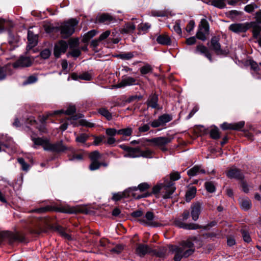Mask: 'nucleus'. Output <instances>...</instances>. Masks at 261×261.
I'll use <instances>...</instances> for the list:
<instances>
[{
    "mask_svg": "<svg viewBox=\"0 0 261 261\" xmlns=\"http://www.w3.org/2000/svg\"><path fill=\"white\" fill-rule=\"evenodd\" d=\"M8 68L7 66H0V80H4L6 77Z\"/></svg>",
    "mask_w": 261,
    "mask_h": 261,
    "instance_id": "obj_52",
    "label": "nucleus"
},
{
    "mask_svg": "<svg viewBox=\"0 0 261 261\" xmlns=\"http://www.w3.org/2000/svg\"><path fill=\"white\" fill-rule=\"evenodd\" d=\"M68 149V147L63 144L62 141H59L54 144L49 142L48 150L60 152L64 151Z\"/></svg>",
    "mask_w": 261,
    "mask_h": 261,
    "instance_id": "obj_14",
    "label": "nucleus"
},
{
    "mask_svg": "<svg viewBox=\"0 0 261 261\" xmlns=\"http://www.w3.org/2000/svg\"><path fill=\"white\" fill-rule=\"evenodd\" d=\"M196 189L194 187H190L187 190L186 194V200L187 202H189L193 199L196 194Z\"/></svg>",
    "mask_w": 261,
    "mask_h": 261,
    "instance_id": "obj_31",
    "label": "nucleus"
},
{
    "mask_svg": "<svg viewBox=\"0 0 261 261\" xmlns=\"http://www.w3.org/2000/svg\"><path fill=\"white\" fill-rule=\"evenodd\" d=\"M180 178L179 173L178 172H174L170 174V179L173 181L179 179Z\"/></svg>",
    "mask_w": 261,
    "mask_h": 261,
    "instance_id": "obj_62",
    "label": "nucleus"
},
{
    "mask_svg": "<svg viewBox=\"0 0 261 261\" xmlns=\"http://www.w3.org/2000/svg\"><path fill=\"white\" fill-rule=\"evenodd\" d=\"M172 138L171 137H160L148 140V142L153 143L154 145L158 147H162L170 143Z\"/></svg>",
    "mask_w": 261,
    "mask_h": 261,
    "instance_id": "obj_9",
    "label": "nucleus"
},
{
    "mask_svg": "<svg viewBox=\"0 0 261 261\" xmlns=\"http://www.w3.org/2000/svg\"><path fill=\"white\" fill-rule=\"evenodd\" d=\"M149 188V186L146 182L141 183L138 185V187H133L129 188V191L131 192L139 190L141 192H144L147 190Z\"/></svg>",
    "mask_w": 261,
    "mask_h": 261,
    "instance_id": "obj_34",
    "label": "nucleus"
},
{
    "mask_svg": "<svg viewBox=\"0 0 261 261\" xmlns=\"http://www.w3.org/2000/svg\"><path fill=\"white\" fill-rule=\"evenodd\" d=\"M166 250L164 248L160 249L159 251H156L152 249L151 253H152L154 255H155L158 257L163 258L165 257L166 256Z\"/></svg>",
    "mask_w": 261,
    "mask_h": 261,
    "instance_id": "obj_45",
    "label": "nucleus"
},
{
    "mask_svg": "<svg viewBox=\"0 0 261 261\" xmlns=\"http://www.w3.org/2000/svg\"><path fill=\"white\" fill-rule=\"evenodd\" d=\"M98 112L102 116L105 117L108 120L112 119V114L105 108H101L98 110Z\"/></svg>",
    "mask_w": 261,
    "mask_h": 261,
    "instance_id": "obj_33",
    "label": "nucleus"
},
{
    "mask_svg": "<svg viewBox=\"0 0 261 261\" xmlns=\"http://www.w3.org/2000/svg\"><path fill=\"white\" fill-rule=\"evenodd\" d=\"M227 176L231 178H236L238 180H242L244 175L241 171L236 168L230 169L227 173Z\"/></svg>",
    "mask_w": 261,
    "mask_h": 261,
    "instance_id": "obj_20",
    "label": "nucleus"
},
{
    "mask_svg": "<svg viewBox=\"0 0 261 261\" xmlns=\"http://www.w3.org/2000/svg\"><path fill=\"white\" fill-rule=\"evenodd\" d=\"M97 20L99 22L108 24L114 20V18L108 14H103L97 17Z\"/></svg>",
    "mask_w": 261,
    "mask_h": 261,
    "instance_id": "obj_24",
    "label": "nucleus"
},
{
    "mask_svg": "<svg viewBox=\"0 0 261 261\" xmlns=\"http://www.w3.org/2000/svg\"><path fill=\"white\" fill-rule=\"evenodd\" d=\"M78 24V21L75 19H70L61 24L57 28L60 31L62 37L67 38L71 36L75 30V27Z\"/></svg>",
    "mask_w": 261,
    "mask_h": 261,
    "instance_id": "obj_2",
    "label": "nucleus"
},
{
    "mask_svg": "<svg viewBox=\"0 0 261 261\" xmlns=\"http://www.w3.org/2000/svg\"><path fill=\"white\" fill-rule=\"evenodd\" d=\"M205 187L206 190L210 193H213L215 191V187L214 184L211 181H207L205 183Z\"/></svg>",
    "mask_w": 261,
    "mask_h": 261,
    "instance_id": "obj_48",
    "label": "nucleus"
},
{
    "mask_svg": "<svg viewBox=\"0 0 261 261\" xmlns=\"http://www.w3.org/2000/svg\"><path fill=\"white\" fill-rule=\"evenodd\" d=\"M156 41L159 44L164 45H170L171 44V38L166 33L158 35Z\"/></svg>",
    "mask_w": 261,
    "mask_h": 261,
    "instance_id": "obj_21",
    "label": "nucleus"
},
{
    "mask_svg": "<svg viewBox=\"0 0 261 261\" xmlns=\"http://www.w3.org/2000/svg\"><path fill=\"white\" fill-rule=\"evenodd\" d=\"M211 137L213 139H218L220 137V133L217 127L212 129L210 133Z\"/></svg>",
    "mask_w": 261,
    "mask_h": 261,
    "instance_id": "obj_40",
    "label": "nucleus"
},
{
    "mask_svg": "<svg viewBox=\"0 0 261 261\" xmlns=\"http://www.w3.org/2000/svg\"><path fill=\"white\" fill-rule=\"evenodd\" d=\"M175 226L182 228L186 229H197L200 228V226L197 224L195 223H189L187 224L183 222H182L180 220H176L174 222Z\"/></svg>",
    "mask_w": 261,
    "mask_h": 261,
    "instance_id": "obj_16",
    "label": "nucleus"
},
{
    "mask_svg": "<svg viewBox=\"0 0 261 261\" xmlns=\"http://www.w3.org/2000/svg\"><path fill=\"white\" fill-rule=\"evenodd\" d=\"M151 14L154 16L164 17L167 15V12L165 10H154L151 12Z\"/></svg>",
    "mask_w": 261,
    "mask_h": 261,
    "instance_id": "obj_49",
    "label": "nucleus"
},
{
    "mask_svg": "<svg viewBox=\"0 0 261 261\" xmlns=\"http://www.w3.org/2000/svg\"><path fill=\"white\" fill-rule=\"evenodd\" d=\"M101 164L98 161H92L91 164L89 166V169L91 170H95L99 168Z\"/></svg>",
    "mask_w": 261,
    "mask_h": 261,
    "instance_id": "obj_51",
    "label": "nucleus"
},
{
    "mask_svg": "<svg viewBox=\"0 0 261 261\" xmlns=\"http://www.w3.org/2000/svg\"><path fill=\"white\" fill-rule=\"evenodd\" d=\"M68 47V44L66 41L61 40L56 43L54 47V54L55 56L58 58L62 54L66 52Z\"/></svg>",
    "mask_w": 261,
    "mask_h": 261,
    "instance_id": "obj_8",
    "label": "nucleus"
},
{
    "mask_svg": "<svg viewBox=\"0 0 261 261\" xmlns=\"http://www.w3.org/2000/svg\"><path fill=\"white\" fill-rule=\"evenodd\" d=\"M241 206L244 210H248L251 207V201L248 198H243L240 201Z\"/></svg>",
    "mask_w": 261,
    "mask_h": 261,
    "instance_id": "obj_35",
    "label": "nucleus"
},
{
    "mask_svg": "<svg viewBox=\"0 0 261 261\" xmlns=\"http://www.w3.org/2000/svg\"><path fill=\"white\" fill-rule=\"evenodd\" d=\"M241 232L244 241L247 243L250 242L251 239L249 234L245 230H241Z\"/></svg>",
    "mask_w": 261,
    "mask_h": 261,
    "instance_id": "obj_59",
    "label": "nucleus"
},
{
    "mask_svg": "<svg viewBox=\"0 0 261 261\" xmlns=\"http://www.w3.org/2000/svg\"><path fill=\"white\" fill-rule=\"evenodd\" d=\"M56 211L64 213L73 214L81 212V208L79 207H71L69 205H65L56 208Z\"/></svg>",
    "mask_w": 261,
    "mask_h": 261,
    "instance_id": "obj_19",
    "label": "nucleus"
},
{
    "mask_svg": "<svg viewBox=\"0 0 261 261\" xmlns=\"http://www.w3.org/2000/svg\"><path fill=\"white\" fill-rule=\"evenodd\" d=\"M202 210V204L199 202L193 203L191 206V215L192 220L197 221Z\"/></svg>",
    "mask_w": 261,
    "mask_h": 261,
    "instance_id": "obj_11",
    "label": "nucleus"
},
{
    "mask_svg": "<svg viewBox=\"0 0 261 261\" xmlns=\"http://www.w3.org/2000/svg\"><path fill=\"white\" fill-rule=\"evenodd\" d=\"M252 28L253 36L254 38H257L261 31V27L258 24V22H252L249 24V28Z\"/></svg>",
    "mask_w": 261,
    "mask_h": 261,
    "instance_id": "obj_28",
    "label": "nucleus"
},
{
    "mask_svg": "<svg viewBox=\"0 0 261 261\" xmlns=\"http://www.w3.org/2000/svg\"><path fill=\"white\" fill-rule=\"evenodd\" d=\"M71 50L68 53V55H70L73 57H78L81 55V51L78 48L70 49Z\"/></svg>",
    "mask_w": 261,
    "mask_h": 261,
    "instance_id": "obj_54",
    "label": "nucleus"
},
{
    "mask_svg": "<svg viewBox=\"0 0 261 261\" xmlns=\"http://www.w3.org/2000/svg\"><path fill=\"white\" fill-rule=\"evenodd\" d=\"M117 56L122 60H129L133 58L134 55L133 53L128 52L120 54L118 55Z\"/></svg>",
    "mask_w": 261,
    "mask_h": 261,
    "instance_id": "obj_43",
    "label": "nucleus"
},
{
    "mask_svg": "<svg viewBox=\"0 0 261 261\" xmlns=\"http://www.w3.org/2000/svg\"><path fill=\"white\" fill-rule=\"evenodd\" d=\"M88 137L89 136L86 134H81L76 137L75 141L77 142L84 143L87 140Z\"/></svg>",
    "mask_w": 261,
    "mask_h": 261,
    "instance_id": "obj_46",
    "label": "nucleus"
},
{
    "mask_svg": "<svg viewBox=\"0 0 261 261\" xmlns=\"http://www.w3.org/2000/svg\"><path fill=\"white\" fill-rule=\"evenodd\" d=\"M154 216L152 212H147L144 218L139 219L138 221L145 225L149 226H158V223L154 221Z\"/></svg>",
    "mask_w": 261,
    "mask_h": 261,
    "instance_id": "obj_7",
    "label": "nucleus"
},
{
    "mask_svg": "<svg viewBox=\"0 0 261 261\" xmlns=\"http://www.w3.org/2000/svg\"><path fill=\"white\" fill-rule=\"evenodd\" d=\"M205 173V170L199 166H194L187 172L188 175L190 176H193L199 173L204 174Z\"/></svg>",
    "mask_w": 261,
    "mask_h": 261,
    "instance_id": "obj_26",
    "label": "nucleus"
},
{
    "mask_svg": "<svg viewBox=\"0 0 261 261\" xmlns=\"http://www.w3.org/2000/svg\"><path fill=\"white\" fill-rule=\"evenodd\" d=\"M152 249L149 246L143 244H138L135 249L136 254L140 257L145 256L147 253H151Z\"/></svg>",
    "mask_w": 261,
    "mask_h": 261,
    "instance_id": "obj_12",
    "label": "nucleus"
},
{
    "mask_svg": "<svg viewBox=\"0 0 261 261\" xmlns=\"http://www.w3.org/2000/svg\"><path fill=\"white\" fill-rule=\"evenodd\" d=\"M245 125L244 121H240L237 123H232V130H240Z\"/></svg>",
    "mask_w": 261,
    "mask_h": 261,
    "instance_id": "obj_47",
    "label": "nucleus"
},
{
    "mask_svg": "<svg viewBox=\"0 0 261 261\" xmlns=\"http://www.w3.org/2000/svg\"><path fill=\"white\" fill-rule=\"evenodd\" d=\"M97 34L96 31L93 30L86 33L82 39V41L84 43L88 42L91 38L95 36Z\"/></svg>",
    "mask_w": 261,
    "mask_h": 261,
    "instance_id": "obj_36",
    "label": "nucleus"
},
{
    "mask_svg": "<svg viewBox=\"0 0 261 261\" xmlns=\"http://www.w3.org/2000/svg\"><path fill=\"white\" fill-rule=\"evenodd\" d=\"M140 148L139 147H131L128 153L124 154L126 158H136L140 157Z\"/></svg>",
    "mask_w": 261,
    "mask_h": 261,
    "instance_id": "obj_25",
    "label": "nucleus"
},
{
    "mask_svg": "<svg viewBox=\"0 0 261 261\" xmlns=\"http://www.w3.org/2000/svg\"><path fill=\"white\" fill-rule=\"evenodd\" d=\"M34 59L33 58L21 56L16 62L13 63V67L15 68H23L31 66Z\"/></svg>",
    "mask_w": 261,
    "mask_h": 261,
    "instance_id": "obj_6",
    "label": "nucleus"
},
{
    "mask_svg": "<svg viewBox=\"0 0 261 261\" xmlns=\"http://www.w3.org/2000/svg\"><path fill=\"white\" fill-rule=\"evenodd\" d=\"M152 68L149 64H146L142 67L140 70L142 74H146L152 71Z\"/></svg>",
    "mask_w": 261,
    "mask_h": 261,
    "instance_id": "obj_44",
    "label": "nucleus"
},
{
    "mask_svg": "<svg viewBox=\"0 0 261 261\" xmlns=\"http://www.w3.org/2000/svg\"><path fill=\"white\" fill-rule=\"evenodd\" d=\"M132 133V128L130 127H127L118 130L117 132V134L123 135L125 136H130Z\"/></svg>",
    "mask_w": 261,
    "mask_h": 261,
    "instance_id": "obj_39",
    "label": "nucleus"
},
{
    "mask_svg": "<svg viewBox=\"0 0 261 261\" xmlns=\"http://www.w3.org/2000/svg\"><path fill=\"white\" fill-rule=\"evenodd\" d=\"M129 193H130V192L129 189L128 190H125L122 192L114 193L113 194L112 199L115 201H119L123 198L128 197L129 196Z\"/></svg>",
    "mask_w": 261,
    "mask_h": 261,
    "instance_id": "obj_27",
    "label": "nucleus"
},
{
    "mask_svg": "<svg viewBox=\"0 0 261 261\" xmlns=\"http://www.w3.org/2000/svg\"><path fill=\"white\" fill-rule=\"evenodd\" d=\"M24 239L23 235L18 232L15 233L9 231L0 232V244L6 240H8L9 244H11L15 241L22 242Z\"/></svg>",
    "mask_w": 261,
    "mask_h": 261,
    "instance_id": "obj_4",
    "label": "nucleus"
},
{
    "mask_svg": "<svg viewBox=\"0 0 261 261\" xmlns=\"http://www.w3.org/2000/svg\"><path fill=\"white\" fill-rule=\"evenodd\" d=\"M28 45L27 47L28 51L31 49L33 47L35 46L38 42V36L35 35L31 31H28Z\"/></svg>",
    "mask_w": 261,
    "mask_h": 261,
    "instance_id": "obj_17",
    "label": "nucleus"
},
{
    "mask_svg": "<svg viewBox=\"0 0 261 261\" xmlns=\"http://www.w3.org/2000/svg\"><path fill=\"white\" fill-rule=\"evenodd\" d=\"M209 24L205 19H202L198 26V30L196 33V37L202 41H205L210 33Z\"/></svg>",
    "mask_w": 261,
    "mask_h": 261,
    "instance_id": "obj_5",
    "label": "nucleus"
},
{
    "mask_svg": "<svg viewBox=\"0 0 261 261\" xmlns=\"http://www.w3.org/2000/svg\"><path fill=\"white\" fill-rule=\"evenodd\" d=\"M175 190L174 183L170 181L168 184H164L154 186L152 189V192L154 194H156L161 191L163 194V197L164 199H167L171 197V195L174 193Z\"/></svg>",
    "mask_w": 261,
    "mask_h": 261,
    "instance_id": "obj_3",
    "label": "nucleus"
},
{
    "mask_svg": "<svg viewBox=\"0 0 261 261\" xmlns=\"http://www.w3.org/2000/svg\"><path fill=\"white\" fill-rule=\"evenodd\" d=\"M45 231V229L42 225H38L32 229L31 232L34 234L39 235Z\"/></svg>",
    "mask_w": 261,
    "mask_h": 261,
    "instance_id": "obj_41",
    "label": "nucleus"
},
{
    "mask_svg": "<svg viewBox=\"0 0 261 261\" xmlns=\"http://www.w3.org/2000/svg\"><path fill=\"white\" fill-rule=\"evenodd\" d=\"M70 49L74 48L79 46V40L77 39H70L69 41Z\"/></svg>",
    "mask_w": 261,
    "mask_h": 261,
    "instance_id": "obj_55",
    "label": "nucleus"
},
{
    "mask_svg": "<svg viewBox=\"0 0 261 261\" xmlns=\"http://www.w3.org/2000/svg\"><path fill=\"white\" fill-rule=\"evenodd\" d=\"M17 160L18 163L21 165L22 170L27 171L29 169V165L25 162L23 158H18Z\"/></svg>",
    "mask_w": 261,
    "mask_h": 261,
    "instance_id": "obj_53",
    "label": "nucleus"
},
{
    "mask_svg": "<svg viewBox=\"0 0 261 261\" xmlns=\"http://www.w3.org/2000/svg\"><path fill=\"white\" fill-rule=\"evenodd\" d=\"M150 28V25L148 23H141L138 27V34H145Z\"/></svg>",
    "mask_w": 261,
    "mask_h": 261,
    "instance_id": "obj_32",
    "label": "nucleus"
},
{
    "mask_svg": "<svg viewBox=\"0 0 261 261\" xmlns=\"http://www.w3.org/2000/svg\"><path fill=\"white\" fill-rule=\"evenodd\" d=\"M152 152L149 149H146L145 150H142L140 149V157L143 158H151Z\"/></svg>",
    "mask_w": 261,
    "mask_h": 261,
    "instance_id": "obj_50",
    "label": "nucleus"
},
{
    "mask_svg": "<svg viewBox=\"0 0 261 261\" xmlns=\"http://www.w3.org/2000/svg\"><path fill=\"white\" fill-rule=\"evenodd\" d=\"M220 37L219 36H214L211 40V48L214 50L218 55H221L223 51L221 49V45L219 42Z\"/></svg>",
    "mask_w": 261,
    "mask_h": 261,
    "instance_id": "obj_13",
    "label": "nucleus"
},
{
    "mask_svg": "<svg viewBox=\"0 0 261 261\" xmlns=\"http://www.w3.org/2000/svg\"><path fill=\"white\" fill-rule=\"evenodd\" d=\"M79 79L86 81H90L92 79V76L88 72H84L79 75Z\"/></svg>",
    "mask_w": 261,
    "mask_h": 261,
    "instance_id": "obj_56",
    "label": "nucleus"
},
{
    "mask_svg": "<svg viewBox=\"0 0 261 261\" xmlns=\"http://www.w3.org/2000/svg\"><path fill=\"white\" fill-rule=\"evenodd\" d=\"M196 240L195 237H191L186 241L180 242L179 246L170 245L169 249L175 255L174 261H180L182 258H186L191 255L195 250L193 241Z\"/></svg>",
    "mask_w": 261,
    "mask_h": 261,
    "instance_id": "obj_1",
    "label": "nucleus"
},
{
    "mask_svg": "<svg viewBox=\"0 0 261 261\" xmlns=\"http://www.w3.org/2000/svg\"><path fill=\"white\" fill-rule=\"evenodd\" d=\"M211 4L217 8H223L225 6V0H211Z\"/></svg>",
    "mask_w": 261,
    "mask_h": 261,
    "instance_id": "obj_38",
    "label": "nucleus"
},
{
    "mask_svg": "<svg viewBox=\"0 0 261 261\" xmlns=\"http://www.w3.org/2000/svg\"><path fill=\"white\" fill-rule=\"evenodd\" d=\"M40 55L44 59H47L50 55V51L48 49H45L40 53Z\"/></svg>",
    "mask_w": 261,
    "mask_h": 261,
    "instance_id": "obj_57",
    "label": "nucleus"
},
{
    "mask_svg": "<svg viewBox=\"0 0 261 261\" xmlns=\"http://www.w3.org/2000/svg\"><path fill=\"white\" fill-rule=\"evenodd\" d=\"M136 29V25L133 22L126 23L120 30L121 34H132Z\"/></svg>",
    "mask_w": 261,
    "mask_h": 261,
    "instance_id": "obj_22",
    "label": "nucleus"
},
{
    "mask_svg": "<svg viewBox=\"0 0 261 261\" xmlns=\"http://www.w3.org/2000/svg\"><path fill=\"white\" fill-rule=\"evenodd\" d=\"M75 107L73 106H71L67 108V109L65 111V114L66 115H70L74 113L75 112Z\"/></svg>",
    "mask_w": 261,
    "mask_h": 261,
    "instance_id": "obj_64",
    "label": "nucleus"
},
{
    "mask_svg": "<svg viewBox=\"0 0 261 261\" xmlns=\"http://www.w3.org/2000/svg\"><path fill=\"white\" fill-rule=\"evenodd\" d=\"M159 118L163 126L172 119V116L166 114L160 116Z\"/></svg>",
    "mask_w": 261,
    "mask_h": 261,
    "instance_id": "obj_37",
    "label": "nucleus"
},
{
    "mask_svg": "<svg viewBox=\"0 0 261 261\" xmlns=\"http://www.w3.org/2000/svg\"><path fill=\"white\" fill-rule=\"evenodd\" d=\"M241 14V12L238 11L237 10H231V11H230L229 12H228V15L229 17L231 19H233L236 16H239Z\"/></svg>",
    "mask_w": 261,
    "mask_h": 261,
    "instance_id": "obj_61",
    "label": "nucleus"
},
{
    "mask_svg": "<svg viewBox=\"0 0 261 261\" xmlns=\"http://www.w3.org/2000/svg\"><path fill=\"white\" fill-rule=\"evenodd\" d=\"M158 100V98L156 95L153 94L150 95L147 100L148 106L151 107L152 108H157Z\"/></svg>",
    "mask_w": 261,
    "mask_h": 261,
    "instance_id": "obj_30",
    "label": "nucleus"
},
{
    "mask_svg": "<svg viewBox=\"0 0 261 261\" xmlns=\"http://www.w3.org/2000/svg\"><path fill=\"white\" fill-rule=\"evenodd\" d=\"M123 249V246L121 245H117L114 248H112V249H111L110 251L112 253L119 254L122 251Z\"/></svg>",
    "mask_w": 261,
    "mask_h": 261,
    "instance_id": "obj_60",
    "label": "nucleus"
},
{
    "mask_svg": "<svg viewBox=\"0 0 261 261\" xmlns=\"http://www.w3.org/2000/svg\"><path fill=\"white\" fill-rule=\"evenodd\" d=\"M196 53H200L204 54L205 56L210 61H212V56L206 47L202 44L198 45L195 49Z\"/></svg>",
    "mask_w": 261,
    "mask_h": 261,
    "instance_id": "obj_23",
    "label": "nucleus"
},
{
    "mask_svg": "<svg viewBox=\"0 0 261 261\" xmlns=\"http://www.w3.org/2000/svg\"><path fill=\"white\" fill-rule=\"evenodd\" d=\"M136 80L130 76H122V80L116 86L117 88H122L126 86L135 85L136 84Z\"/></svg>",
    "mask_w": 261,
    "mask_h": 261,
    "instance_id": "obj_15",
    "label": "nucleus"
},
{
    "mask_svg": "<svg viewBox=\"0 0 261 261\" xmlns=\"http://www.w3.org/2000/svg\"><path fill=\"white\" fill-rule=\"evenodd\" d=\"M142 96L141 95H133L128 98L127 101L128 102H130L134 101H138L142 99Z\"/></svg>",
    "mask_w": 261,
    "mask_h": 261,
    "instance_id": "obj_63",
    "label": "nucleus"
},
{
    "mask_svg": "<svg viewBox=\"0 0 261 261\" xmlns=\"http://www.w3.org/2000/svg\"><path fill=\"white\" fill-rule=\"evenodd\" d=\"M256 8L257 6L255 4H251L246 6L244 8V10L248 13H251Z\"/></svg>",
    "mask_w": 261,
    "mask_h": 261,
    "instance_id": "obj_58",
    "label": "nucleus"
},
{
    "mask_svg": "<svg viewBox=\"0 0 261 261\" xmlns=\"http://www.w3.org/2000/svg\"><path fill=\"white\" fill-rule=\"evenodd\" d=\"M70 123L74 126H77L79 125L84 126L88 127H92L94 126V124L92 123L89 122L85 119H80L78 122H76L75 121H70Z\"/></svg>",
    "mask_w": 261,
    "mask_h": 261,
    "instance_id": "obj_29",
    "label": "nucleus"
},
{
    "mask_svg": "<svg viewBox=\"0 0 261 261\" xmlns=\"http://www.w3.org/2000/svg\"><path fill=\"white\" fill-rule=\"evenodd\" d=\"M89 158L91 161H98L101 158V154L97 150L91 152L89 154Z\"/></svg>",
    "mask_w": 261,
    "mask_h": 261,
    "instance_id": "obj_42",
    "label": "nucleus"
},
{
    "mask_svg": "<svg viewBox=\"0 0 261 261\" xmlns=\"http://www.w3.org/2000/svg\"><path fill=\"white\" fill-rule=\"evenodd\" d=\"M32 140L34 142L33 147L36 148V145H41L44 150H48L49 142L47 139L32 137Z\"/></svg>",
    "mask_w": 261,
    "mask_h": 261,
    "instance_id": "obj_18",
    "label": "nucleus"
},
{
    "mask_svg": "<svg viewBox=\"0 0 261 261\" xmlns=\"http://www.w3.org/2000/svg\"><path fill=\"white\" fill-rule=\"evenodd\" d=\"M249 28V23H233L229 25V29L235 33H244Z\"/></svg>",
    "mask_w": 261,
    "mask_h": 261,
    "instance_id": "obj_10",
    "label": "nucleus"
}]
</instances>
